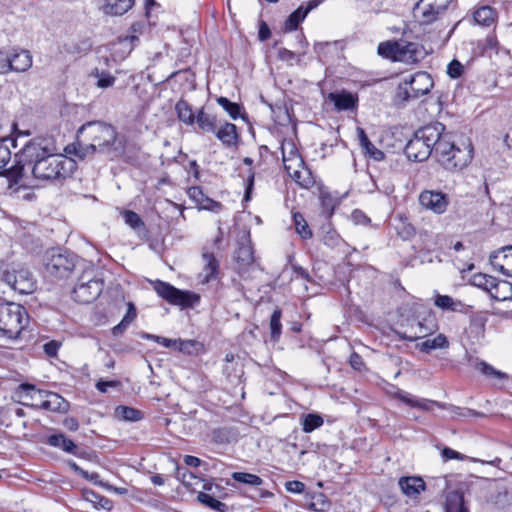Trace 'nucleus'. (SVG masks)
<instances>
[{"label": "nucleus", "mask_w": 512, "mask_h": 512, "mask_svg": "<svg viewBox=\"0 0 512 512\" xmlns=\"http://www.w3.org/2000/svg\"><path fill=\"white\" fill-rule=\"evenodd\" d=\"M14 162L7 171L9 187L20 182L26 165H31L33 177L42 181L65 179L73 166L71 159L58 154L52 136H38L29 140L15 154Z\"/></svg>", "instance_id": "f257e3e1"}, {"label": "nucleus", "mask_w": 512, "mask_h": 512, "mask_svg": "<svg viewBox=\"0 0 512 512\" xmlns=\"http://www.w3.org/2000/svg\"><path fill=\"white\" fill-rule=\"evenodd\" d=\"M78 138L95 145L98 153L117 158L125 151L124 137H119L117 130L111 124L102 121H90L78 129Z\"/></svg>", "instance_id": "f03ea898"}, {"label": "nucleus", "mask_w": 512, "mask_h": 512, "mask_svg": "<svg viewBox=\"0 0 512 512\" xmlns=\"http://www.w3.org/2000/svg\"><path fill=\"white\" fill-rule=\"evenodd\" d=\"M440 123L424 126L418 129L407 142L404 152L407 158L414 162H422L429 158L433 152V145L438 139Z\"/></svg>", "instance_id": "7ed1b4c3"}, {"label": "nucleus", "mask_w": 512, "mask_h": 512, "mask_svg": "<svg viewBox=\"0 0 512 512\" xmlns=\"http://www.w3.org/2000/svg\"><path fill=\"white\" fill-rule=\"evenodd\" d=\"M24 306L14 302L0 303V336L17 339L28 324Z\"/></svg>", "instance_id": "20e7f679"}, {"label": "nucleus", "mask_w": 512, "mask_h": 512, "mask_svg": "<svg viewBox=\"0 0 512 512\" xmlns=\"http://www.w3.org/2000/svg\"><path fill=\"white\" fill-rule=\"evenodd\" d=\"M104 281L96 276L94 268H88L79 276L77 284L72 291L73 299L81 304H89L102 293Z\"/></svg>", "instance_id": "39448f33"}, {"label": "nucleus", "mask_w": 512, "mask_h": 512, "mask_svg": "<svg viewBox=\"0 0 512 512\" xmlns=\"http://www.w3.org/2000/svg\"><path fill=\"white\" fill-rule=\"evenodd\" d=\"M45 270L47 274L58 279L70 276L77 266L78 257L68 251L53 248L45 254Z\"/></svg>", "instance_id": "423d86ee"}, {"label": "nucleus", "mask_w": 512, "mask_h": 512, "mask_svg": "<svg viewBox=\"0 0 512 512\" xmlns=\"http://www.w3.org/2000/svg\"><path fill=\"white\" fill-rule=\"evenodd\" d=\"M153 288L161 298L181 308L194 307L200 301L198 294L187 290H180L161 280H156L153 283Z\"/></svg>", "instance_id": "0eeeda50"}, {"label": "nucleus", "mask_w": 512, "mask_h": 512, "mask_svg": "<svg viewBox=\"0 0 512 512\" xmlns=\"http://www.w3.org/2000/svg\"><path fill=\"white\" fill-rule=\"evenodd\" d=\"M3 281L20 294H30L36 289V280L26 268L13 269L3 273Z\"/></svg>", "instance_id": "6e6552de"}, {"label": "nucleus", "mask_w": 512, "mask_h": 512, "mask_svg": "<svg viewBox=\"0 0 512 512\" xmlns=\"http://www.w3.org/2000/svg\"><path fill=\"white\" fill-rule=\"evenodd\" d=\"M470 284L478 287L490 294L493 299L506 300L508 299L507 294H499V288L505 287L509 290L512 295V283L507 280H499L496 277L490 276L484 273H477L470 279Z\"/></svg>", "instance_id": "1a4fd4ad"}, {"label": "nucleus", "mask_w": 512, "mask_h": 512, "mask_svg": "<svg viewBox=\"0 0 512 512\" xmlns=\"http://www.w3.org/2000/svg\"><path fill=\"white\" fill-rule=\"evenodd\" d=\"M473 158V147L469 143L460 148L455 145L447 159L443 160V167L449 171H458L465 168Z\"/></svg>", "instance_id": "9d476101"}, {"label": "nucleus", "mask_w": 512, "mask_h": 512, "mask_svg": "<svg viewBox=\"0 0 512 512\" xmlns=\"http://www.w3.org/2000/svg\"><path fill=\"white\" fill-rule=\"evenodd\" d=\"M420 204L434 213L442 214L446 211L449 199L448 196L441 191L425 190L419 196Z\"/></svg>", "instance_id": "9b49d317"}, {"label": "nucleus", "mask_w": 512, "mask_h": 512, "mask_svg": "<svg viewBox=\"0 0 512 512\" xmlns=\"http://www.w3.org/2000/svg\"><path fill=\"white\" fill-rule=\"evenodd\" d=\"M407 79V83L414 93L412 96L417 97V99L429 93L434 86L432 77L424 71L417 72Z\"/></svg>", "instance_id": "f8f14e48"}, {"label": "nucleus", "mask_w": 512, "mask_h": 512, "mask_svg": "<svg viewBox=\"0 0 512 512\" xmlns=\"http://www.w3.org/2000/svg\"><path fill=\"white\" fill-rule=\"evenodd\" d=\"M235 261L239 272L246 271L254 263V252L249 235L243 237L235 251Z\"/></svg>", "instance_id": "ddd939ff"}, {"label": "nucleus", "mask_w": 512, "mask_h": 512, "mask_svg": "<svg viewBox=\"0 0 512 512\" xmlns=\"http://www.w3.org/2000/svg\"><path fill=\"white\" fill-rule=\"evenodd\" d=\"M320 3V0H311L308 2L307 6H299L295 11H293L284 23V31L290 32L294 31L298 28L299 24L306 18L308 13L316 8Z\"/></svg>", "instance_id": "4468645a"}, {"label": "nucleus", "mask_w": 512, "mask_h": 512, "mask_svg": "<svg viewBox=\"0 0 512 512\" xmlns=\"http://www.w3.org/2000/svg\"><path fill=\"white\" fill-rule=\"evenodd\" d=\"M444 130V125L440 123V129H437L438 139L435 141V145H433V152L442 166L443 160L447 159L452 149L455 147V144L450 140V136L443 134Z\"/></svg>", "instance_id": "2eb2a0df"}, {"label": "nucleus", "mask_w": 512, "mask_h": 512, "mask_svg": "<svg viewBox=\"0 0 512 512\" xmlns=\"http://www.w3.org/2000/svg\"><path fill=\"white\" fill-rule=\"evenodd\" d=\"M188 195L201 209L213 212H219L222 209V204L208 197L199 186L190 187Z\"/></svg>", "instance_id": "dca6fc26"}, {"label": "nucleus", "mask_w": 512, "mask_h": 512, "mask_svg": "<svg viewBox=\"0 0 512 512\" xmlns=\"http://www.w3.org/2000/svg\"><path fill=\"white\" fill-rule=\"evenodd\" d=\"M100 10L105 15L122 16L128 12L135 3V0H100Z\"/></svg>", "instance_id": "f3484780"}, {"label": "nucleus", "mask_w": 512, "mask_h": 512, "mask_svg": "<svg viewBox=\"0 0 512 512\" xmlns=\"http://www.w3.org/2000/svg\"><path fill=\"white\" fill-rule=\"evenodd\" d=\"M214 134L226 147H237L239 144L240 135L233 123L225 122L219 129L216 128Z\"/></svg>", "instance_id": "a211bd4d"}, {"label": "nucleus", "mask_w": 512, "mask_h": 512, "mask_svg": "<svg viewBox=\"0 0 512 512\" xmlns=\"http://www.w3.org/2000/svg\"><path fill=\"white\" fill-rule=\"evenodd\" d=\"M329 100L334 103L338 111L350 110L357 106L358 97L346 90L331 92L328 96Z\"/></svg>", "instance_id": "6ab92c4d"}, {"label": "nucleus", "mask_w": 512, "mask_h": 512, "mask_svg": "<svg viewBox=\"0 0 512 512\" xmlns=\"http://www.w3.org/2000/svg\"><path fill=\"white\" fill-rule=\"evenodd\" d=\"M64 151L67 154L74 155L81 160H84L88 157L93 156L95 153H98L95 149V145L90 142H85L84 138H78L77 140L69 144L65 147Z\"/></svg>", "instance_id": "aec40b11"}, {"label": "nucleus", "mask_w": 512, "mask_h": 512, "mask_svg": "<svg viewBox=\"0 0 512 512\" xmlns=\"http://www.w3.org/2000/svg\"><path fill=\"white\" fill-rule=\"evenodd\" d=\"M357 137L359 141V145L362 148L365 155H368L370 158H373L376 161H381L384 159L385 154L381 150L377 149L374 144L369 140L365 130L361 127H357Z\"/></svg>", "instance_id": "412c9836"}, {"label": "nucleus", "mask_w": 512, "mask_h": 512, "mask_svg": "<svg viewBox=\"0 0 512 512\" xmlns=\"http://www.w3.org/2000/svg\"><path fill=\"white\" fill-rule=\"evenodd\" d=\"M398 484L402 492L409 497H415L425 489V482L420 477H401Z\"/></svg>", "instance_id": "4be33fe9"}, {"label": "nucleus", "mask_w": 512, "mask_h": 512, "mask_svg": "<svg viewBox=\"0 0 512 512\" xmlns=\"http://www.w3.org/2000/svg\"><path fill=\"white\" fill-rule=\"evenodd\" d=\"M10 57L12 71L25 72L32 66V56L27 50H14Z\"/></svg>", "instance_id": "5701e85b"}, {"label": "nucleus", "mask_w": 512, "mask_h": 512, "mask_svg": "<svg viewBox=\"0 0 512 512\" xmlns=\"http://www.w3.org/2000/svg\"><path fill=\"white\" fill-rule=\"evenodd\" d=\"M452 0H446L444 2L430 3L422 11V20L424 24H431L438 19V16L442 14L448 7Z\"/></svg>", "instance_id": "b1692460"}, {"label": "nucleus", "mask_w": 512, "mask_h": 512, "mask_svg": "<svg viewBox=\"0 0 512 512\" xmlns=\"http://www.w3.org/2000/svg\"><path fill=\"white\" fill-rule=\"evenodd\" d=\"M47 443L50 446L61 448L63 451L67 453L80 456V454L77 451V445L62 433L50 435L47 438Z\"/></svg>", "instance_id": "393cba45"}, {"label": "nucleus", "mask_w": 512, "mask_h": 512, "mask_svg": "<svg viewBox=\"0 0 512 512\" xmlns=\"http://www.w3.org/2000/svg\"><path fill=\"white\" fill-rule=\"evenodd\" d=\"M195 123L203 132H216L217 118L214 115L206 113L204 108H201L196 112Z\"/></svg>", "instance_id": "a878e982"}, {"label": "nucleus", "mask_w": 512, "mask_h": 512, "mask_svg": "<svg viewBox=\"0 0 512 512\" xmlns=\"http://www.w3.org/2000/svg\"><path fill=\"white\" fill-rule=\"evenodd\" d=\"M445 512H469L462 493L455 491L447 495Z\"/></svg>", "instance_id": "bb28decb"}, {"label": "nucleus", "mask_w": 512, "mask_h": 512, "mask_svg": "<svg viewBox=\"0 0 512 512\" xmlns=\"http://www.w3.org/2000/svg\"><path fill=\"white\" fill-rule=\"evenodd\" d=\"M418 45L416 43L408 42L405 44L399 43L396 61L413 63L418 60Z\"/></svg>", "instance_id": "cd10ccee"}, {"label": "nucleus", "mask_w": 512, "mask_h": 512, "mask_svg": "<svg viewBox=\"0 0 512 512\" xmlns=\"http://www.w3.org/2000/svg\"><path fill=\"white\" fill-rule=\"evenodd\" d=\"M175 111L178 119L186 125L195 123L196 113L193 112L191 105L184 99H180L175 105Z\"/></svg>", "instance_id": "c85d7f7f"}, {"label": "nucleus", "mask_w": 512, "mask_h": 512, "mask_svg": "<svg viewBox=\"0 0 512 512\" xmlns=\"http://www.w3.org/2000/svg\"><path fill=\"white\" fill-rule=\"evenodd\" d=\"M128 309L122 320L119 324H117L112 329V334L114 336H119L124 333V331L128 328V326L136 319L137 317V310L135 305L132 302H129L127 304Z\"/></svg>", "instance_id": "c756f323"}, {"label": "nucleus", "mask_w": 512, "mask_h": 512, "mask_svg": "<svg viewBox=\"0 0 512 512\" xmlns=\"http://www.w3.org/2000/svg\"><path fill=\"white\" fill-rule=\"evenodd\" d=\"M48 399L43 401L40 405L42 409L51 411H66L68 409V402L56 393H47Z\"/></svg>", "instance_id": "7c9ffc66"}, {"label": "nucleus", "mask_w": 512, "mask_h": 512, "mask_svg": "<svg viewBox=\"0 0 512 512\" xmlns=\"http://www.w3.org/2000/svg\"><path fill=\"white\" fill-rule=\"evenodd\" d=\"M115 417L123 421L137 422L143 418V413L136 408L119 405L115 408Z\"/></svg>", "instance_id": "2f4dec72"}, {"label": "nucleus", "mask_w": 512, "mask_h": 512, "mask_svg": "<svg viewBox=\"0 0 512 512\" xmlns=\"http://www.w3.org/2000/svg\"><path fill=\"white\" fill-rule=\"evenodd\" d=\"M321 231H322L321 240L324 243V245H326L330 248H335V247H338L341 244V242H343L340 235L337 233V231L334 228L331 227L330 224L323 225L321 227Z\"/></svg>", "instance_id": "473e14b6"}, {"label": "nucleus", "mask_w": 512, "mask_h": 512, "mask_svg": "<svg viewBox=\"0 0 512 512\" xmlns=\"http://www.w3.org/2000/svg\"><path fill=\"white\" fill-rule=\"evenodd\" d=\"M474 20L483 26H490L496 18V11L490 6H482L474 12Z\"/></svg>", "instance_id": "72a5a7b5"}, {"label": "nucleus", "mask_w": 512, "mask_h": 512, "mask_svg": "<svg viewBox=\"0 0 512 512\" xmlns=\"http://www.w3.org/2000/svg\"><path fill=\"white\" fill-rule=\"evenodd\" d=\"M474 45L473 54L475 56H483L488 50H493L497 47V37L495 34H489L485 39L478 40Z\"/></svg>", "instance_id": "f704fd0d"}, {"label": "nucleus", "mask_w": 512, "mask_h": 512, "mask_svg": "<svg viewBox=\"0 0 512 512\" xmlns=\"http://www.w3.org/2000/svg\"><path fill=\"white\" fill-rule=\"evenodd\" d=\"M282 311L276 308L270 317V339L273 342H278L282 332L281 325Z\"/></svg>", "instance_id": "c9c22d12"}, {"label": "nucleus", "mask_w": 512, "mask_h": 512, "mask_svg": "<svg viewBox=\"0 0 512 512\" xmlns=\"http://www.w3.org/2000/svg\"><path fill=\"white\" fill-rule=\"evenodd\" d=\"M197 500L204 506L209 507L217 512H227L228 507L225 503L215 499L211 495L199 492L197 495Z\"/></svg>", "instance_id": "e433bc0d"}, {"label": "nucleus", "mask_w": 512, "mask_h": 512, "mask_svg": "<svg viewBox=\"0 0 512 512\" xmlns=\"http://www.w3.org/2000/svg\"><path fill=\"white\" fill-rule=\"evenodd\" d=\"M449 346V342L445 335L438 334L434 339H428L421 344H419V349L422 352L429 353L431 350L438 348H447Z\"/></svg>", "instance_id": "4c0bfd02"}, {"label": "nucleus", "mask_w": 512, "mask_h": 512, "mask_svg": "<svg viewBox=\"0 0 512 512\" xmlns=\"http://www.w3.org/2000/svg\"><path fill=\"white\" fill-rule=\"evenodd\" d=\"M203 258L205 261V281L209 282L214 279L217 275L219 264L216 260L215 256L212 253L205 252L203 253Z\"/></svg>", "instance_id": "58836bf2"}, {"label": "nucleus", "mask_w": 512, "mask_h": 512, "mask_svg": "<svg viewBox=\"0 0 512 512\" xmlns=\"http://www.w3.org/2000/svg\"><path fill=\"white\" fill-rule=\"evenodd\" d=\"M293 223L295 225L296 232L301 236V238L309 239L312 237V231L301 213H293Z\"/></svg>", "instance_id": "ea45409f"}, {"label": "nucleus", "mask_w": 512, "mask_h": 512, "mask_svg": "<svg viewBox=\"0 0 512 512\" xmlns=\"http://www.w3.org/2000/svg\"><path fill=\"white\" fill-rule=\"evenodd\" d=\"M399 49V42H382L378 46V54L386 59H391L393 61H396L397 52Z\"/></svg>", "instance_id": "a19ab883"}, {"label": "nucleus", "mask_w": 512, "mask_h": 512, "mask_svg": "<svg viewBox=\"0 0 512 512\" xmlns=\"http://www.w3.org/2000/svg\"><path fill=\"white\" fill-rule=\"evenodd\" d=\"M323 418L314 413H309L302 417V429L306 433H310L315 429L321 427L323 425Z\"/></svg>", "instance_id": "79ce46f5"}, {"label": "nucleus", "mask_w": 512, "mask_h": 512, "mask_svg": "<svg viewBox=\"0 0 512 512\" xmlns=\"http://www.w3.org/2000/svg\"><path fill=\"white\" fill-rule=\"evenodd\" d=\"M231 477L237 481L250 486H260L263 484V479L259 476L246 472H233Z\"/></svg>", "instance_id": "37998d69"}, {"label": "nucleus", "mask_w": 512, "mask_h": 512, "mask_svg": "<svg viewBox=\"0 0 512 512\" xmlns=\"http://www.w3.org/2000/svg\"><path fill=\"white\" fill-rule=\"evenodd\" d=\"M217 103L229 114L232 119H237L240 116L241 105L231 102L226 97H218Z\"/></svg>", "instance_id": "c03bdc74"}, {"label": "nucleus", "mask_w": 512, "mask_h": 512, "mask_svg": "<svg viewBox=\"0 0 512 512\" xmlns=\"http://www.w3.org/2000/svg\"><path fill=\"white\" fill-rule=\"evenodd\" d=\"M407 78H405L397 87L396 92V100L399 103H405L410 100L417 99V97L412 96L414 93L410 88V85L407 83Z\"/></svg>", "instance_id": "a18cd8bd"}, {"label": "nucleus", "mask_w": 512, "mask_h": 512, "mask_svg": "<svg viewBox=\"0 0 512 512\" xmlns=\"http://www.w3.org/2000/svg\"><path fill=\"white\" fill-rule=\"evenodd\" d=\"M211 439L218 445L228 444L231 442V432L226 427L215 428L211 431Z\"/></svg>", "instance_id": "49530a36"}, {"label": "nucleus", "mask_w": 512, "mask_h": 512, "mask_svg": "<svg viewBox=\"0 0 512 512\" xmlns=\"http://www.w3.org/2000/svg\"><path fill=\"white\" fill-rule=\"evenodd\" d=\"M92 48V42L90 39L86 38L83 40H80L76 43L66 44L65 50L68 53H87Z\"/></svg>", "instance_id": "de8ad7c7"}, {"label": "nucleus", "mask_w": 512, "mask_h": 512, "mask_svg": "<svg viewBox=\"0 0 512 512\" xmlns=\"http://www.w3.org/2000/svg\"><path fill=\"white\" fill-rule=\"evenodd\" d=\"M11 160V151L7 145L3 142H0V176H4L8 179L7 171L10 168H6V165Z\"/></svg>", "instance_id": "09e8293b"}, {"label": "nucleus", "mask_w": 512, "mask_h": 512, "mask_svg": "<svg viewBox=\"0 0 512 512\" xmlns=\"http://www.w3.org/2000/svg\"><path fill=\"white\" fill-rule=\"evenodd\" d=\"M322 212L327 219L331 218L335 209V200L328 193H322L320 196Z\"/></svg>", "instance_id": "8fccbe9b"}, {"label": "nucleus", "mask_w": 512, "mask_h": 512, "mask_svg": "<svg viewBox=\"0 0 512 512\" xmlns=\"http://www.w3.org/2000/svg\"><path fill=\"white\" fill-rule=\"evenodd\" d=\"M125 223L133 229L145 228V223L141 217L132 210H125L123 212Z\"/></svg>", "instance_id": "3c124183"}, {"label": "nucleus", "mask_w": 512, "mask_h": 512, "mask_svg": "<svg viewBox=\"0 0 512 512\" xmlns=\"http://www.w3.org/2000/svg\"><path fill=\"white\" fill-rule=\"evenodd\" d=\"M175 477L183 483L187 488L192 486V480L196 479V476L188 469L176 466Z\"/></svg>", "instance_id": "603ef678"}, {"label": "nucleus", "mask_w": 512, "mask_h": 512, "mask_svg": "<svg viewBox=\"0 0 512 512\" xmlns=\"http://www.w3.org/2000/svg\"><path fill=\"white\" fill-rule=\"evenodd\" d=\"M435 305L444 310L457 311L456 302L448 295H436Z\"/></svg>", "instance_id": "864d4df0"}, {"label": "nucleus", "mask_w": 512, "mask_h": 512, "mask_svg": "<svg viewBox=\"0 0 512 512\" xmlns=\"http://www.w3.org/2000/svg\"><path fill=\"white\" fill-rule=\"evenodd\" d=\"M198 345L199 343L196 340L177 339L176 350L179 352L192 354L194 353L195 347Z\"/></svg>", "instance_id": "5fc2aeb1"}, {"label": "nucleus", "mask_w": 512, "mask_h": 512, "mask_svg": "<svg viewBox=\"0 0 512 512\" xmlns=\"http://www.w3.org/2000/svg\"><path fill=\"white\" fill-rule=\"evenodd\" d=\"M463 73H464V66L458 60L454 59L448 64L447 74L451 78L457 79V78L461 77L463 75Z\"/></svg>", "instance_id": "6e6d98bb"}, {"label": "nucleus", "mask_w": 512, "mask_h": 512, "mask_svg": "<svg viewBox=\"0 0 512 512\" xmlns=\"http://www.w3.org/2000/svg\"><path fill=\"white\" fill-rule=\"evenodd\" d=\"M441 456L444 462H447L449 460H465L467 459V456L464 454H461L450 447H443L441 449Z\"/></svg>", "instance_id": "4d7b16f0"}, {"label": "nucleus", "mask_w": 512, "mask_h": 512, "mask_svg": "<svg viewBox=\"0 0 512 512\" xmlns=\"http://www.w3.org/2000/svg\"><path fill=\"white\" fill-rule=\"evenodd\" d=\"M12 71L10 54L0 50V74H8Z\"/></svg>", "instance_id": "13d9d810"}, {"label": "nucleus", "mask_w": 512, "mask_h": 512, "mask_svg": "<svg viewBox=\"0 0 512 512\" xmlns=\"http://www.w3.org/2000/svg\"><path fill=\"white\" fill-rule=\"evenodd\" d=\"M351 219L356 225L367 226L370 224V218L361 210L355 209L351 214Z\"/></svg>", "instance_id": "bf43d9fd"}, {"label": "nucleus", "mask_w": 512, "mask_h": 512, "mask_svg": "<svg viewBox=\"0 0 512 512\" xmlns=\"http://www.w3.org/2000/svg\"><path fill=\"white\" fill-rule=\"evenodd\" d=\"M97 77V86L100 88L111 87L115 82V77L110 75L109 73L101 72L100 74H97Z\"/></svg>", "instance_id": "052dcab7"}, {"label": "nucleus", "mask_w": 512, "mask_h": 512, "mask_svg": "<svg viewBox=\"0 0 512 512\" xmlns=\"http://www.w3.org/2000/svg\"><path fill=\"white\" fill-rule=\"evenodd\" d=\"M395 397L411 407H416V404H418V399L416 397L403 390H399L395 394Z\"/></svg>", "instance_id": "680f3d73"}, {"label": "nucleus", "mask_w": 512, "mask_h": 512, "mask_svg": "<svg viewBox=\"0 0 512 512\" xmlns=\"http://www.w3.org/2000/svg\"><path fill=\"white\" fill-rule=\"evenodd\" d=\"M432 406H437L439 408H446L445 403L428 400V399H418V404H416L417 408L429 411L432 409Z\"/></svg>", "instance_id": "e2e57ef3"}, {"label": "nucleus", "mask_w": 512, "mask_h": 512, "mask_svg": "<svg viewBox=\"0 0 512 512\" xmlns=\"http://www.w3.org/2000/svg\"><path fill=\"white\" fill-rule=\"evenodd\" d=\"M285 488L288 492L300 494L305 490V484L301 481L292 480L287 481Z\"/></svg>", "instance_id": "0e129e2a"}, {"label": "nucleus", "mask_w": 512, "mask_h": 512, "mask_svg": "<svg viewBox=\"0 0 512 512\" xmlns=\"http://www.w3.org/2000/svg\"><path fill=\"white\" fill-rule=\"evenodd\" d=\"M59 347L60 343L55 340H52L43 345V350L47 356L55 357L57 355Z\"/></svg>", "instance_id": "69168bd1"}, {"label": "nucleus", "mask_w": 512, "mask_h": 512, "mask_svg": "<svg viewBox=\"0 0 512 512\" xmlns=\"http://www.w3.org/2000/svg\"><path fill=\"white\" fill-rule=\"evenodd\" d=\"M349 363H350L351 367L354 370H357V371H361L364 368V366H365L362 357L358 353H356V352H353L350 355Z\"/></svg>", "instance_id": "338daca9"}, {"label": "nucleus", "mask_w": 512, "mask_h": 512, "mask_svg": "<svg viewBox=\"0 0 512 512\" xmlns=\"http://www.w3.org/2000/svg\"><path fill=\"white\" fill-rule=\"evenodd\" d=\"M119 385L118 381L111 380V381H104L100 380L96 383V388L101 393H106L108 391V388L110 387H117Z\"/></svg>", "instance_id": "774afa93"}]
</instances>
